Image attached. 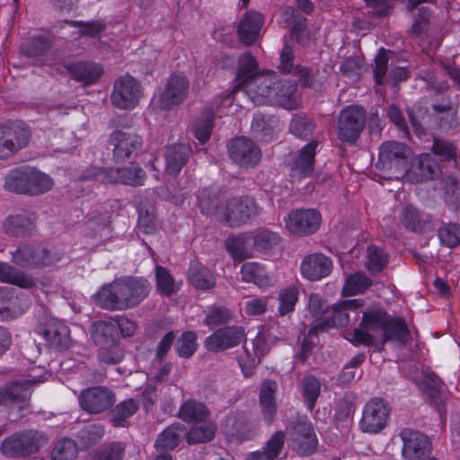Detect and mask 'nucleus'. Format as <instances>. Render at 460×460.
I'll return each instance as SVG.
<instances>
[{"label": "nucleus", "mask_w": 460, "mask_h": 460, "mask_svg": "<svg viewBox=\"0 0 460 460\" xmlns=\"http://www.w3.org/2000/svg\"><path fill=\"white\" fill-rule=\"evenodd\" d=\"M197 334L194 332H184L176 341L175 350L179 357L190 358L197 350Z\"/></svg>", "instance_id": "obj_61"}, {"label": "nucleus", "mask_w": 460, "mask_h": 460, "mask_svg": "<svg viewBox=\"0 0 460 460\" xmlns=\"http://www.w3.org/2000/svg\"><path fill=\"white\" fill-rule=\"evenodd\" d=\"M125 447L123 442L106 443L91 453L86 460H122Z\"/></svg>", "instance_id": "obj_50"}, {"label": "nucleus", "mask_w": 460, "mask_h": 460, "mask_svg": "<svg viewBox=\"0 0 460 460\" xmlns=\"http://www.w3.org/2000/svg\"><path fill=\"white\" fill-rule=\"evenodd\" d=\"M190 83L183 75H172L158 99L161 110H169L182 103L189 94Z\"/></svg>", "instance_id": "obj_16"}, {"label": "nucleus", "mask_w": 460, "mask_h": 460, "mask_svg": "<svg viewBox=\"0 0 460 460\" xmlns=\"http://www.w3.org/2000/svg\"><path fill=\"white\" fill-rule=\"evenodd\" d=\"M388 315L385 310L380 308L364 312L359 326L353 331L350 341L354 345L375 346L374 333L377 332L383 333L385 325L388 323Z\"/></svg>", "instance_id": "obj_6"}, {"label": "nucleus", "mask_w": 460, "mask_h": 460, "mask_svg": "<svg viewBox=\"0 0 460 460\" xmlns=\"http://www.w3.org/2000/svg\"><path fill=\"white\" fill-rule=\"evenodd\" d=\"M190 283L199 290H209L216 287L213 273L199 261H191L188 271Z\"/></svg>", "instance_id": "obj_36"}, {"label": "nucleus", "mask_w": 460, "mask_h": 460, "mask_svg": "<svg viewBox=\"0 0 460 460\" xmlns=\"http://www.w3.org/2000/svg\"><path fill=\"white\" fill-rule=\"evenodd\" d=\"M142 95L140 83L129 75H125L114 81L111 102L120 110L135 108Z\"/></svg>", "instance_id": "obj_9"}, {"label": "nucleus", "mask_w": 460, "mask_h": 460, "mask_svg": "<svg viewBox=\"0 0 460 460\" xmlns=\"http://www.w3.org/2000/svg\"><path fill=\"white\" fill-rule=\"evenodd\" d=\"M317 146L318 141L312 140L293 157L289 164L290 177L293 181H301L313 175Z\"/></svg>", "instance_id": "obj_19"}, {"label": "nucleus", "mask_w": 460, "mask_h": 460, "mask_svg": "<svg viewBox=\"0 0 460 460\" xmlns=\"http://www.w3.org/2000/svg\"><path fill=\"white\" fill-rule=\"evenodd\" d=\"M280 242V236L269 229H259L253 235V248L265 255L273 253Z\"/></svg>", "instance_id": "obj_42"}, {"label": "nucleus", "mask_w": 460, "mask_h": 460, "mask_svg": "<svg viewBox=\"0 0 460 460\" xmlns=\"http://www.w3.org/2000/svg\"><path fill=\"white\" fill-rule=\"evenodd\" d=\"M440 173L438 164L428 154H422L417 162L405 173L412 182L433 180Z\"/></svg>", "instance_id": "obj_26"}, {"label": "nucleus", "mask_w": 460, "mask_h": 460, "mask_svg": "<svg viewBox=\"0 0 460 460\" xmlns=\"http://www.w3.org/2000/svg\"><path fill=\"white\" fill-rule=\"evenodd\" d=\"M111 216L107 211L93 215L86 222V235L91 238L102 237V232L111 228Z\"/></svg>", "instance_id": "obj_54"}, {"label": "nucleus", "mask_w": 460, "mask_h": 460, "mask_svg": "<svg viewBox=\"0 0 460 460\" xmlns=\"http://www.w3.org/2000/svg\"><path fill=\"white\" fill-rule=\"evenodd\" d=\"M54 186V180L36 168H31V196L40 195L49 191Z\"/></svg>", "instance_id": "obj_60"}, {"label": "nucleus", "mask_w": 460, "mask_h": 460, "mask_svg": "<svg viewBox=\"0 0 460 460\" xmlns=\"http://www.w3.org/2000/svg\"><path fill=\"white\" fill-rule=\"evenodd\" d=\"M399 436L402 442V456L405 460H427L432 457L431 442L422 432L404 428Z\"/></svg>", "instance_id": "obj_11"}, {"label": "nucleus", "mask_w": 460, "mask_h": 460, "mask_svg": "<svg viewBox=\"0 0 460 460\" xmlns=\"http://www.w3.org/2000/svg\"><path fill=\"white\" fill-rule=\"evenodd\" d=\"M191 153V147L183 143L167 146L164 151L166 172L177 175L189 162Z\"/></svg>", "instance_id": "obj_24"}, {"label": "nucleus", "mask_w": 460, "mask_h": 460, "mask_svg": "<svg viewBox=\"0 0 460 460\" xmlns=\"http://www.w3.org/2000/svg\"><path fill=\"white\" fill-rule=\"evenodd\" d=\"M79 405L89 414H101L114 405L115 393L106 386H92L84 389L78 396Z\"/></svg>", "instance_id": "obj_10"}, {"label": "nucleus", "mask_w": 460, "mask_h": 460, "mask_svg": "<svg viewBox=\"0 0 460 460\" xmlns=\"http://www.w3.org/2000/svg\"><path fill=\"white\" fill-rule=\"evenodd\" d=\"M4 232L14 238H22L29 232V213L22 210L6 217L3 224Z\"/></svg>", "instance_id": "obj_38"}, {"label": "nucleus", "mask_w": 460, "mask_h": 460, "mask_svg": "<svg viewBox=\"0 0 460 460\" xmlns=\"http://www.w3.org/2000/svg\"><path fill=\"white\" fill-rule=\"evenodd\" d=\"M29 131L24 122L16 120L0 126V159H7L28 144Z\"/></svg>", "instance_id": "obj_8"}, {"label": "nucleus", "mask_w": 460, "mask_h": 460, "mask_svg": "<svg viewBox=\"0 0 460 460\" xmlns=\"http://www.w3.org/2000/svg\"><path fill=\"white\" fill-rule=\"evenodd\" d=\"M217 432L215 422L208 421L192 426L185 434L189 445L207 443L211 441Z\"/></svg>", "instance_id": "obj_45"}, {"label": "nucleus", "mask_w": 460, "mask_h": 460, "mask_svg": "<svg viewBox=\"0 0 460 460\" xmlns=\"http://www.w3.org/2000/svg\"><path fill=\"white\" fill-rule=\"evenodd\" d=\"M0 282L14 285L21 288H29V275L7 262L0 261Z\"/></svg>", "instance_id": "obj_47"}, {"label": "nucleus", "mask_w": 460, "mask_h": 460, "mask_svg": "<svg viewBox=\"0 0 460 460\" xmlns=\"http://www.w3.org/2000/svg\"><path fill=\"white\" fill-rule=\"evenodd\" d=\"M186 434V428L181 423H173L158 434L155 441L157 451L168 452L175 449Z\"/></svg>", "instance_id": "obj_32"}, {"label": "nucleus", "mask_w": 460, "mask_h": 460, "mask_svg": "<svg viewBox=\"0 0 460 460\" xmlns=\"http://www.w3.org/2000/svg\"><path fill=\"white\" fill-rule=\"evenodd\" d=\"M262 23L263 19L260 13L247 12L237 28L240 40L245 45L253 44L260 33Z\"/></svg>", "instance_id": "obj_30"}, {"label": "nucleus", "mask_w": 460, "mask_h": 460, "mask_svg": "<svg viewBox=\"0 0 460 460\" xmlns=\"http://www.w3.org/2000/svg\"><path fill=\"white\" fill-rule=\"evenodd\" d=\"M420 388L432 404L439 407L444 403L445 385L436 373L423 372Z\"/></svg>", "instance_id": "obj_31"}, {"label": "nucleus", "mask_w": 460, "mask_h": 460, "mask_svg": "<svg viewBox=\"0 0 460 460\" xmlns=\"http://www.w3.org/2000/svg\"><path fill=\"white\" fill-rule=\"evenodd\" d=\"M411 338L410 330L405 320L402 317L388 315V323L385 325L382 334L381 348L387 341L396 342L399 345H405Z\"/></svg>", "instance_id": "obj_28"}, {"label": "nucleus", "mask_w": 460, "mask_h": 460, "mask_svg": "<svg viewBox=\"0 0 460 460\" xmlns=\"http://www.w3.org/2000/svg\"><path fill=\"white\" fill-rule=\"evenodd\" d=\"M1 452L7 457L25 456L29 454V437L25 433H15L2 442Z\"/></svg>", "instance_id": "obj_40"}, {"label": "nucleus", "mask_w": 460, "mask_h": 460, "mask_svg": "<svg viewBox=\"0 0 460 460\" xmlns=\"http://www.w3.org/2000/svg\"><path fill=\"white\" fill-rule=\"evenodd\" d=\"M76 456V443L70 438H63L58 441L51 453L52 460H75Z\"/></svg>", "instance_id": "obj_63"}, {"label": "nucleus", "mask_w": 460, "mask_h": 460, "mask_svg": "<svg viewBox=\"0 0 460 460\" xmlns=\"http://www.w3.org/2000/svg\"><path fill=\"white\" fill-rule=\"evenodd\" d=\"M440 243L447 248L460 245V224L443 223L438 229Z\"/></svg>", "instance_id": "obj_55"}, {"label": "nucleus", "mask_w": 460, "mask_h": 460, "mask_svg": "<svg viewBox=\"0 0 460 460\" xmlns=\"http://www.w3.org/2000/svg\"><path fill=\"white\" fill-rule=\"evenodd\" d=\"M399 218L402 226L412 233L421 234L432 228L431 217L412 205L404 206Z\"/></svg>", "instance_id": "obj_22"}, {"label": "nucleus", "mask_w": 460, "mask_h": 460, "mask_svg": "<svg viewBox=\"0 0 460 460\" xmlns=\"http://www.w3.org/2000/svg\"><path fill=\"white\" fill-rule=\"evenodd\" d=\"M279 80L271 75H260L248 83L245 86L251 95V99L258 105L266 102L271 103L275 85Z\"/></svg>", "instance_id": "obj_23"}, {"label": "nucleus", "mask_w": 460, "mask_h": 460, "mask_svg": "<svg viewBox=\"0 0 460 460\" xmlns=\"http://www.w3.org/2000/svg\"><path fill=\"white\" fill-rule=\"evenodd\" d=\"M388 263V254L384 249L371 244L367 250L366 268L371 274L381 272Z\"/></svg>", "instance_id": "obj_52"}, {"label": "nucleus", "mask_w": 460, "mask_h": 460, "mask_svg": "<svg viewBox=\"0 0 460 460\" xmlns=\"http://www.w3.org/2000/svg\"><path fill=\"white\" fill-rule=\"evenodd\" d=\"M277 383L270 379L264 380L260 387L259 405L263 420L268 424H271L274 421L277 414Z\"/></svg>", "instance_id": "obj_25"}, {"label": "nucleus", "mask_w": 460, "mask_h": 460, "mask_svg": "<svg viewBox=\"0 0 460 460\" xmlns=\"http://www.w3.org/2000/svg\"><path fill=\"white\" fill-rule=\"evenodd\" d=\"M89 333L91 339L98 347L109 345V343L113 341H119L117 326L112 322H93L89 328Z\"/></svg>", "instance_id": "obj_35"}, {"label": "nucleus", "mask_w": 460, "mask_h": 460, "mask_svg": "<svg viewBox=\"0 0 460 460\" xmlns=\"http://www.w3.org/2000/svg\"><path fill=\"white\" fill-rule=\"evenodd\" d=\"M288 433L290 448L297 456H310L317 451L318 438L311 422L297 419L290 423Z\"/></svg>", "instance_id": "obj_4"}, {"label": "nucleus", "mask_w": 460, "mask_h": 460, "mask_svg": "<svg viewBox=\"0 0 460 460\" xmlns=\"http://www.w3.org/2000/svg\"><path fill=\"white\" fill-rule=\"evenodd\" d=\"M70 76L85 84L94 83L102 74V67L93 62H77L66 66Z\"/></svg>", "instance_id": "obj_37"}, {"label": "nucleus", "mask_w": 460, "mask_h": 460, "mask_svg": "<svg viewBox=\"0 0 460 460\" xmlns=\"http://www.w3.org/2000/svg\"><path fill=\"white\" fill-rule=\"evenodd\" d=\"M209 415L206 404L193 399L184 402L178 412V417L185 422H201Z\"/></svg>", "instance_id": "obj_41"}, {"label": "nucleus", "mask_w": 460, "mask_h": 460, "mask_svg": "<svg viewBox=\"0 0 460 460\" xmlns=\"http://www.w3.org/2000/svg\"><path fill=\"white\" fill-rule=\"evenodd\" d=\"M302 394L309 410H313L320 395L321 383L314 376H305L301 383Z\"/></svg>", "instance_id": "obj_59"}, {"label": "nucleus", "mask_w": 460, "mask_h": 460, "mask_svg": "<svg viewBox=\"0 0 460 460\" xmlns=\"http://www.w3.org/2000/svg\"><path fill=\"white\" fill-rule=\"evenodd\" d=\"M104 426L93 423L84 427L77 434V440L83 449L96 445L104 436Z\"/></svg>", "instance_id": "obj_51"}, {"label": "nucleus", "mask_w": 460, "mask_h": 460, "mask_svg": "<svg viewBox=\"0 0 460 460\" xmlns=\"http://www.w3.org/2000/svg\"><path fill=\"white\" fill-rule=\"evenodd\" d=\"M155 279L157 291L166 296L176 292L175 283L169 270L163 266L155 267Z\"/></svg>", "instance_id": "obj_64"}, {"label": "nucleus", "mask_w": 460, "mask_h": 460, "mask_svg": "<svg viewBox=\"0 0 460 460\" xmlns=\"http://www.w3.org/2000/svg\"><path fill=\"white\" fill-rule=\"evenodd\" d=\"M367 114L360 105H348L339 113L336 132L339 140L350 146L357 144L366 128Z\"/></svg>", "instance_id": "obj_2"}, {"label": "nucleus", "mask_w": 460, "mask_h": 460, "mask_svg": "<svg viewBox=\"0 0 460 460\" xmlns=\"http://www.w3.org/2000/svg\"><path fill=\"white\" fill-rule=\"evenodd\" d=\"M61 260V254L48 249L45 246H39L31 252V267H49Z\"/></svg>", "instance_id": "obj_56"}, {"label": "nucleus", "mask_w": 460, "mask_h": 460, "mask_svg": "<svg viewBox=\"0 0 460 460\" xmlns=\"http://www.w3.org/2000/svg\"><path fill=\"white\" fill-rule=\"evenodd\" d=\"M242 279L245 282H252L257 286H264L268 283L265 270L257 262H246L241 269Z\"/></svg>", "instance_id": "obj_58"}, {"label": "nucleus", "mask_w": 460, "mask_h": 460, "mask_svg": "<svg viewBox=\"0 0 460 460\" xmlns=\"http://www.w3.org/2000/svg\"><path fill=\"white\" fill-rule=\"evenodd\" d=\"M246 341L245 330L242 326L219 328L204 341L205 348L211 352H221Z\"/></svg>", "instance_id": "obj_14"}, {"label": "nucleus", "mask_w": 460, "mask_h": 460, "mask_svg": "<svg viewBox=\"0 0 460 460\" xmlns=\"http://www.w3.org/2000/svg\"><path fill=\"white\" fill-rule=\"evenodd\" d=\"M372 285V280L363 273H355L347 278L343 287L345 296H354L363 293Z\"/></svg>", "instance_id": "obj_62"}, {"label": "nucleus", "mask_w": 460, "mask_h": 460, "mask_svg": "<svg viewBox=\"0 0 460 460\" xmlns=\"http://www.w3.org/2000/svg\"><path fill=\"white\" fill-rule=\"evenodd\" d=\"M390 408L382 398H373L368 401L364 409L360 420L362 431L378 433L383 430L388 421Z\"/></svg>", "instance_id": "obj_13"}, {"label": "nucleus", "mask_w": 460, "mask_h": 460, "mask_svg": "<svg viewBox=\"0 0 460 460\" xmlns=\"http://www.w3.org/2000/svg\"><path fill=\"white\" fill-rule=\"evenodd\" d=\"M296 84L291 81L279 80L275 85L271 104L287 110H296L298 102L296 97Z\"/></svg>", "instance_id": "obj_33"}, {"label": "nucleus", "mask_w": 460, "mask_h": 460, "mask_svg": "<svg viewBox=\"0 0 460 460\" xmlns=\"http://www.w3.org/2000/svg\"><path fill=\"white\" fill-rule=\"evenodd\" d=\"M105 177L108 181L120 182L133 187L142 186L146 178V172L139 166H126L116 169H109Z\"/></svg>", "instance_id": "obj_27"}, {"label": "nucleus", "mask_w": 460, "mask_h": 460, "mask_svg": "<svg viewBox=\"0 0 460 460\" xmlns=\"http://www.w3.org/2000/svg\"><path fill=\"white\" fill-rule=\"evenodd\" d=\"M251 130L256 138L263 142L270 141L274 133L270 118L261 113L254 115Z\"/></svg>", "instance_id": "obj_53"}, {"label": "nucleus", "mask_w": 460, "mask_h": 460, "mask_svg": "<svg viewBox=\"0 0 460 460\" xmlns=\"http://www.w3.org/2000/svg\"><path fill=\"white\" fill-rule=\"evenodd\" d=\"M215 119V111L212 108H205L193 122L192 132L201 144H205L210 138Z\"/></svg>", "instance_id": "obj_39"}, {"label": "nucleus", "mask_w": 460, "mask_h": 460, "mask_svg": "<svg viewBox=\"0 0 460 460\" xmlns=\"http://www.w3.org/2000/svg\"><path fill=\"white\" fill-rule=\"evenodd\" d=\"M26 312V308L17 302L15 289L10 287H0V320H13Z\"/></svg>", "instance_id": "obj_29"}, {"label": "nucleus", "mask_w": 460, "mask_h": 460, "mask_svg": "<svg viewBox=\"0 0 460 460\" xmlns=\"http://www.w3.org/2000/svg\"><path fill=\"white\" fill-rule=\"evenodd\" d=\"M226 246L233 259L239 262L252 256V249L249 246V238L245 235L228 237Z\"/></svg>", "instance_id": "obj_49"}, {"label": "nucleus", "mask_w": 460, "mask_h": 460, "mask_svg": "<svg viewBox=\"0 0 460 460\" xmlns=\"http://www.w3.org/2000/svg\"><path fill=\"white\" fill-rule=\"evenodd\" d=\"M321 221L322 217L315 209H295L288 214L286 228L292 234L307 235L318 230Z\"/></svg>", "instance_id": "obj_17"}, {"label": "nucleus", "mask_w": 460, "mask_h": 460, "mask_svg": "<svg viewBox=\"0 0 460 460\" xmlns=\"http://www.w3.org/2000/svg\"><path fill=\"white\" fill-rule=\"evenodd\" d=\"M4 188L15 193H26L29 190V168L22 166L12 170L6 176Z\"/></svg>", "instance_id": "obj_46"}, {"label": "nucleus", "mask_w": 460, "mask_h": 460, "mask_svg": "<svg viewBox=\"0 0 460 460\" xmlns=\"http://www.w3.org/2000/svg\"><path fill=\"white\" fill-rule=\"evenodd\" d=\"M364 305L361 299L343 300L342 302L326 307V314L322 323L317 326L318 329L324 327L345 326L349 323V310H356Z\"/></svg>", "instance_id": "obj_20"}, {"label": "nucleus", "mask_w": 460, "mask_h": 460, "mask_svg": "<svg viewBox=\"0 0 460 460\" xmlns=\"http://www.w3.org/2000/svg\"><path fill=\"white\" fill-rule=\"evenodd\" d=\"M230 158L243 167L255 166L261 158L259 146L245 137L233 138L227 145Z\"/></svg>", "instance_id": "obj_15"}, {"label": "nucleus", "mask_w": 460, "mask_h": 460, "mask_svg": "<svg viewBox=\"0 0 460 460\" xmlns=\"http://www.w3.org/2000/svg\"><path fill=\"white\" fill-rule=\"evenodd\" d=\"M139 409V402L129 398L119 402L109 413V421L113 427L126 428L129 426V419L137 413Z\"/></svg>", "instance_id": "obj_34"}, {"label": "nucleus", "mask_w": 460, "mask_h": 460, "mask_svg": "<svg viewBox=\"0 0 460 460\" xmlns=\"http://www.w3.org/2000/svg\"><path fill=\"white\" fill-rule=\"evenodd\" d=\"M332 260L323 253L306 255L300 265L302 276L310 280L317 281L330 275L332 270Z\"/></svg>", "instance_id": "obj_21"}, {"label": "nucleus", "mask_w": 460, "mask_h": 460, "mask_svg": "<svg viewBox=\"0 0 460 460\" xmlns=\"http://www.w3.org/2000/svg\"><path fill=\"white\" fill-rule=\"evenodd\" d=\"M299 290L295 285L283 288L279 293V314L281 316L287 315L295 310L298 300Z\"/></svg>", "instance_id": "obj_57"}, {"label": "nucleus", "mask_w": 460, "mask_h": 460, "mask_svg": "<svg viewBox=\"0 0 460 460\" xmlns=\"http://www.w3.org/2000/svg\"><path fill=\"white\" fill-rule=\"evenodd\" d=\"M35 332L44 338L48 346L58 351L68 349L73 343L68 326L53 317L45 316L39 321Z\"/></svg>", "instance_id": "obj_7"}, {"label": "nucleus", "mask_w": 460, "mask_h": 460, "mask_svg": "<svg viewBox=\"0 0 460 460\" xmlns=\"http://www.w3.org/2000/svg\"><path fill=\"white\" fill-rule=\"evenodd\" d=\"M411 149L407 145L397 141H387L379 147L376 168L384 172L404 173L408 171V158Z\"/></svg>", "instance_id": "obj_5"}, {"label": "nucleus", "mask_w": 460, "mask_h": 460, "mask_svg": "<svg viewBox=\"0 0 460 460\" xmlns=\"http://www.w3.org/2000/svg\"><path fill=\"white\" fill-rule=\"evenodd\" d=\"M258 64L255 58L249 52L243 54L238 59L236 72L237 86H245L257 75Z\"/></svg>", "instance_id": "obj_43"}, {"label": "nucleus", "mask_w": 460, "mask_h": 460, "mask_svg": "<svg viewBox=\"0 0 460 460\" xmlns=\"http://www.w3.org/2000/svg\"><path fill=\"white\" fill-rule=\"evenodd\" d=\"M113 146V158L117 163H124L136 157L143 146L142 137L131 131L118 129L110 136Z\"/></svg>", "instance_id": "obj_12"}, {"label": "nucleus", "mask_w": 460, "mask_h": 460, "mask_svg": "<svg viewBox=\"0 0 460 460\" xmlns=\"http://www.w3.org/2000/svg\"><path fill=\"white\" fill-rule=\"evenodd\" d=\"M151 288L144 278L124 277L102 286L93 299L104 310L124 311L139 305L148 296Z\"/></svg>", "instance_id": "obj_1"}, {"label": "nucleus", "mask_w": 460, "mask_h": 460, "mask_svg": "<svg viewBox=\"0 0 460 460\" xmlns=\"http://www.w3.org/2000/svg\"><path fill=\"white\" fill-rule=\"evenodd\" d=\"M28 398L29 380H13L0 387V405L22 411L28 405Z\"/></svg>", "instance_id": "obj_18"}, {"label": "nucleus", "mask_w": 460, "mask_h": 460, "mask_svg": "<svg viewBox=\"0 0 460 460\" xmlns=\"http://www.w3.org/2000/svg\"><path fill=\"white\" fill-rule=\"evenodd\" d=\"M315 127V121L306 114H296L290 120L289 132L296 137L306 140L312 137Z\"/></svg>", "instance_id": "obj_48"}, {"label": "nucleus", "mask_w": 460, "mask_h": 460, "mask_svg": "<svg viewBox=\"0 0 460 460\" xmlns=\"http://www.w3.org/2000/svg\"><path fill=\"white\" fill-rule=\"evenodd\" d=\"M287 21L290 24V36L299 44H305L308 41L306 34V19L293 7H288L284 11Z\"/></svg>", "instance_id": "obj_44"}, {"label": "nucleus", "mask_w": 460, "mask_h": 460, "mask_svg": "<svg viewBox=\"0 0 460 460\" xmlns=\"http://www.w3.org/2000/svg\"><path fill=\"white\" fill-rule=\"evenodd\" d=\"M259 214V207L250 197L228 199L217 210V217L231 227L240 226Z\"/></svg>", "instance_id": "obj_3"}]
</instances>
